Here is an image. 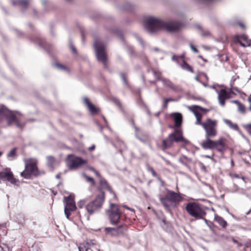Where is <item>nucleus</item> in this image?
<instances>
[{"instance_id":"1","label":"nucleus","mask_w":251,"mask_h":251,"mask_svg":"<svg viewBox=\"0 0 251 251\" xmlns=\"http://www.w3.org/2000/svg\"><path fill=\"white\" fill-rule=\"evenodd\" d=\"M182 26V24L179 22L171 20L164 21L154 17L147 18L144 24L146 30L151 34L159 30H165L169 32H177Z\"/></svg>"},{"instance_id":"2","label":"nucleus","mask_w":251,"mask_h":251,"mask_svg":"<svg viewBox=\"0 0 251 251\" xmlns=\"http://www.w3.org/2000/svg\"><path fill=\"white\" fill-rule=\"evenodd\" d=\"M5 119H6L9 126L14 124L16 127L22 129L25 125L23 116L20 112L14 113L7 109H0V123Z\"/></svg>"},{"instance_id":"3","label":"nucleus","mask_w":251,"mask_h":251,"mask_svg":"<svg viewBox=\"0 0 251 251\" xmlns=\"http://www.w3.org/2000/svg\"><path fill=\"white\" fill-rule=\"evenodd\" d=\"M182 197L179 193H176L173 191L167 190V193L164 197L159 198L161 203L165 208L169 210L171 207V202L177 203L182 201Z\"/></svg>"},{"instance_id":"4","label":"nucleus","mask_w":251,"mask_h":251,"mask_svg":"<svg viewBox=\"0 0 251 251\" xmlns=\"http://www.w3.org/2000/svg\"><path fill=\"white\" fill-rule=\"evenodd\" d=\"M212 137H205V140L201 143V146L205 150L215 149L220 152H222L225 148V139L221 138L217 141L210 139Z\"/></svg>"},{"instance_id":"5","label":"nucleus","mask_w":251,"mask_h":251,"mask_svg":"<svg viewBox=\"0 0 251 251\" xmlns=\"http://www.w3.org/2000/svg\"><path fill=\"white\" fill-rule=\"evenodd\" d=\"M185 209L187 213L196 220L203 219L205 216V211L201 207V205L195 202H190L187 203Z\"/></svg>"},{"instance_id":"6","label":"nucleus","mask_w":251,"mask_h":251,"mask_svg":"<svg viewBox=\"0 0 251 251\" xmlns=\"http://www.w3.org/2000/svg\"><path fill=\"white\" fill-rule=\"evenodd\" d=\"M183 142L185 144L189 143V141L185 139L182 136V132L180 130L176 129L175 131L170 134L168 137L162 141V147L163 149H168L172 146L174 142Z\"/></svg>"},{"instance_id":"7","label":"nucleus","mask_w":251,"mask_h":251,"mask_svg":"<svg viewBox=\"0 0 251 251\" xmlns=\"http://www.w3.org/2000/svg\"><path fill=\"white\" fill-rule=\"evenodd\" d=\"M97 60L101 62L105 67H106L107 56L104 44L99 40H96L94 43Z\"/></svg>"},{"instance_id":"8","label":"nucleus","mask_w":251,"mask_h":251,"mask_svg":"<svg viewBox=\"0 0 251 251\" xmlns=\"http://www.w3.org/2000/svg\"><path fill=\"white\" fill-rule=\"evenodd\" d=\"M104 201V194L103 192H101V193L97 196L94 201L86 205L85 208L87 212L91 215L99 210L101 208Z\"/></svg>"},{"instance_id":"9","label":"nucleus","mask_w":251,"mask_h":251,"mask_svg":"<svg viewBox=\"0 0 251 251\" xmlns=\"http://www.w3.org/2000/svg\"><path fill=\"white\" fill-rule=\"evenodd\" d=\"M217 121L210 119H207L205 122H203L202 127L205 131V137H214L216 136L217 134Z\"/></svg>"},{"instance_id":"10","label":"nucleus","mask_w":251,"mask_h":251,"mask_svg":"<svg viewBox=\"0 0 251 251\" xmlns=\"http://www.w3.org/2000/svg\"><path fill=\"white\" fill-rule=\"evenodd\" d=\"M64 213L66 218L69 219L71 213L75 210L76 207L74 199L71 196L64 197Z\"/></svg>"},{"instance_id":"11","label":"nucleus","mask_w":251,"mask_h":251,"mask_svg":"<svg viewBox=\"0 0 251 251\" xmlns=\"http://www.w3.org/2000/svg\"><path fill=\"white\" fill-rule=\"evenodd\" d=\"M0 180H7L12 184L18 185V180L13 177L12 173L9 168L2 169V166L0 165Z\"/></svg>"},{"instance_id":"12","label":"nucleus","mask_w":251,"mask_h":251,"mask_svg":"<svg viewBox=\"0 0 251 251\" xmlns=\"http://www.w3.org/2000/svg\"><path fill=\"white\" fill-rule=\"evenodd\" d=\"M107 214L112 224H116L119 222L121 213L117 205L111 204L110 209L107 212Z\"/></svg>"},{"instance_id":"13","label":"nucleus","mask_w":251,"mask_h":251,"mask_svg":"<svg viewBox=\"0 0 251 251\" xmlns=\"http://www.w3.org/2000/svg\"><path fill=\"white\" fill-rule=\"evenodd\" d=\"M37 174V167L34 163H28L25 164V169L21 173V176L25 179L30 178L31 175H36Z\"/></svg>"},{"instance_id":"14","label":"nucleus","mask_w":251,"mask_h":251,"mask_svg":"<svg viewBox=\"0 0 251 251\" xmlns=\"http://www.w3.org/2000/svg\"><path fill=\"white\" fill-rule=\"evenodd\" d=\"M126 229V226H120L117 227H106L105 231L106 233L113 236H122L124 235Z\"/></svg>"},{"instance_id":"15","label":"nucleus","mask_w":251,"mask_h":251,"mask_svg":"<svg viewBox=\"0 0 251 251\" xmlns=\"http://www.w3.org/2000/svg\"><path fill=\"white\" fill-rule=\"evenodd\" d=\"M68 157L70 158L69 166L70 169L77 168L87 164V160L83 159L79 157L74 156L72 155H69Z\"/></svg>"},{"instance_id":"16","label":"nucleus","mask_w":251,"mask_h":251,"mask_svg":"<svg viewBox=\"0 0 251 251\" xmlns=\"http://www.w3.org/2000/svg\"><path fill=\"white\" fill-rule=\"evenodd\" d=\"M232 40L235 43L239 44L243 47H249L251 45V39L245 34H236L232 37Z\"/></svg>"},{"instance_id":"17","label":"nucleus","mask_w":251,"mask_h":251,"mask_svg":"<svg viewBox=\"0 0 251 251\" xmlns=\"http://www.w3.org/2000/svg\"><path fill=\"white\" fill-rule=\"evenodd\" d=\"M218 93V99L220 104L223 106L225 104V100L230 99V95L233 93L231 89L229 91H226L225 89H222L219 91H216Z\"/></svg>"},{"instance_id":"18","label":"nucleus","mask_w":251,"mask_h":251,"mask_svg":"<svg viewBox=\"0 0 251 251\" xmlns=\"http://www.w3.org/2000/svg\"><path fill=\"white\" fill-rule=\"evenodd\" d=\"M83 101L84 103L87 105V108L91 114L95 115L98 113L99 109L91 103L87 98H84Z\"/></svg>"},{"instance_id":"19","label":"nucleus","mask_w":251,"mask_h":251,"mask_svg":"<svg viewBox=\"0 0 251 251\" xmlns=\"http://www.w3.org/2000/svg\"><path fill=\"white\" fill-rule=\"evenodd\" d=\"M79 251H100V250L93 245L89 244H80L78 247Z\"/></svg>"},{"instance_id":"20","label":"nucleus","mask_w":251,"mask_h":251,"mask_svg":"<svg viewBox=\"0 0 251 251\" xmlns=\"http://www.w3.org/2000/svg\"><path fill=\"white\" fill-rule=\"evenodd\" d=\"M171 117L173 118L175 122V126L178 127L181 125L182 122V117L179 113H174L171 114Z\"/></svg>"},{"instance_id":"21","label":"nucleus","mask_w":251,"mask_h":251,"mask_svg":"<svg viewBox=\"0 0 251 251\" xmlns=\"http://www.w3.org/2000/svg\"><path fill=\"white\" fill-rule=\"evenodd\" d=\"M28 3L29 2L26 0H13L12 1L13 5L19 6L23 9H25L27 7Z\"/></svg>"},{"instance_id":"22","label":"nucleus","mask_w":251,"mask_h":251,"mask_svg":"<svg viewBox=\"0 0 251 251\" xmlns=\"http://www.w3.org/2000/svg\"><path fill=\"white\" fill-rule=\"evenodd\" d=\"M214 220L220 226H222V227L226 228V227L227 225V222L222 217L218 215H215Z\"/></svg>"},{"instance_id":"23","label":"nucleus","mask_w":251,"mask_h":251,"mask_svg":"<svg viewBox=\"0 0 251 251\" xmlns=\"http://www.w3.org/2000/svg\"><path fill=\"white\" fill-rule=\"evenodd\" d=\"M224 122L230 128L236 131L239 130L238 126L236 124L233 123L231 121L227 119H224Z\"/></svg>"},{"instance_id":"24","label":"nucleus","mask_w":251,"mask_h":251,"mask_svg":"<svg viewBox=\"0 0 251 251\" xmlns=\"http://www.w3.org/2000/svg\"><path fill=\"white\" fill-rule=\"evenodd\" d=\"M134 129L135 130V136L140 141L143 143H146L147 142V138L146 136L143 135L145 136V138H142L140 136L141 134V130L136 126H134Z\"/></svg>"},{"instance_id":"25","label":"nucleus","mask_w":251,"mask_h":251,"mask_svg":"<svg viewBox=\"0 0 251 251\" xmlns=\"http://www.w3.org/2000/svg\"><path fill=\"white\" fill-rule=\"evenodd\" d=\"M181 68L191 73H194V71L191 66H190L185 61L182 60V63L180 64Z\"/></svg>"},{"instance_id":"26","label":"nucleus","mask_w":251,"mask_h":251,"mask_svg":"<svg viewBox=\"0 0 251 251\" xmlns=\"http://www.w3.org/2000/svg\"><path fill=\"white\" fill-rule=\"evenodd\" d=\"M17 156L16 148H13L7 154V157L9 159L12 160L15 158Z\"/></svg>"},{"instance_id":"27","label":"nucleus","mask_w":251,"mask_h":251,"mask_svg":"<svg viewBox=\"0 0 251 251\" xmlns=\"http://www.w3.org/2000/svg\"><path fill=\"white\" fill-rule=\"evenodd\" d=\"M100 188L110 190V187H109L106 181L104 179L100 178Z\"/></svg>"},{"instance_id":"28","label":"nucleus","mask_w":251,"mask_h":251,"mask_svg":"<svg viewBox=\"0 0 251 251\" xmlns=\"http://www.w3.org/2000/svg\"><path fill=\"white\" fill-rule=\"evenodd\" d=\"M47 161L48 165L51 168H53V165L54 163V158L52 156H49L47 157Z\"/></svg>"},{"instance_id":"29","label":"nucleus","mask_w":251,"mask_h":251,"mask_svg":"<svg viewBox=\"0 0 251 251\" xmlns=\"http://www.w3.org/2000/svg\"><path fill=\"white\" fill-rule=\"evenodd\" d=\"M202 219L204 220V223L207 226L209 227V228L210 229V230L212 231H214V226L213 224L211 222L208 221V220H207L206 219L204 218L203 217Z\"/></svg>"},{"instance_id":"30","label":"nucleus","mask_w":251,"mask_h":251,"mask_svg":"<svg viewBox=\"0 0 251 251\" xmlns=\"http://www.w3.org/2000/svg\"><path fill=\"white\" fill-rule=\"evenodd\" d=\"M161 81H162L164 85L169 86L171 88H173V84L169 79L167 78H162Z\"/></svg>"},{"instance_id":"31","label":"nucleus","mask_w":251,"mask_h":251,"mask_svg":"<svg viewBox=\"0 0 251 251\" xmlns=\"http://www.w3.org/2000/svg\"><path fill=\"white\" fill-rule=\"evenodd\" d=\"M184 57L183 55H173L172 57V60L174 61H176L177 63L178 62L179 60L182 59Z\"/></svg>"},{"instance_id":"32","label":"nucleus","mask_w":251,"mask_h":251,"mask_svg":"<svg viewBox=\"0 0 251 251\" xmlns=\"http://www.w3.org/2000/svg\"><path fill=\"white\" fill-rule=\"evenodd\" d=\"M132 6L129 2H126L124 5L123 9L125 10L129 11L132 9Z\"/></svg>"},{"instance_id":"33","label":"nucleus","mask_w":251,"mask_h":251,"mask_svg":"<svg viewBox=\"0 0 251 251\" xmlns=\"http://www.w3.org/2000/svg\"><path fill=\"white\" fill-rule=\"evenodd\" d=\"M153 73L155 77L157 78V80H161L162 78H161V77H160L161 73L160 72L153 70Z\"/></svg>"},{"instance_id":"34","label":"nucleus","mask_w":251,"mask_h":251,"mask_svg":"<svg viewBox=\"0 0 251 251\" xmlns=\"http://www.w3.org/2000/svg\"><path fill=\"white\" fill-rule=\"evenodd\" d=\"M54 66L57 69L59 70H65L67 69V68L65 66L57 63H55Z\"/></svg>"},{"instance_id":"35","label":"nucleus","mask_w":251,"mask_h":251,"mask_svg":"<svg viewBox=\"0 0 251 251\" xmlns=\"http://www.w3.org/2000/svg\"><path fill=\"white\" fill-rule=\"evenodd\" d=\"M238 110L239 112L244 113L245 112V106L240 103L239 105H238Z\"/></svg>"},{"instance_id":"36","label":"nucleus","mask_w":251,"mask_h":251,"mask_svg":"<svg viewBox=\"0 0 251 251\" xmlns=\"http://www.w3.org/2000/svg\"><path fill=\"white\" fill-rule=\"evenodd\" d=\"M86 201V200L83 199L80 200L78 203H77V206L79 208H82L83 206L85 205Z\"/></svg>"},{"instance_id":"37","label":"nucleus","mask_w":251,"mask_h":251,"mask_svg":"<svg viewBox=\"0 0 251 251\" xmlns=\"http://www.w3.org/2000/svg\"><path fill=\"white\" fill-rule=\"evenodd\" d=\"M120 75L123 81L124 85H127V82L125 75L123 73H121Z\"/></svg>"},{"instance_id":"38","label":"nucleus","mask_w":251,"mask_h":251,"mask_svg":"<svg viewBox=\"0 0 251 251\" xmlns=\"http://www.w3.org/2000/svg\"><path fill=\"white\" fill-rule=\"evenodd\" d=\"M85 177L87 181L91 182L93 185L95 184V181L92 177L88 176H86Z\"/></svg>"},{"instance_id":"39","label":"nucleus","mask_w":251,"mask_h":251,"mask_svg":"<svg viewBox=\"0 0 251 251\" xmlns=\"http://www.w3.org/2000/svg\"><path fill=\"white\" fill-rule=\"evenodd\" d=\"M193 112L196 119L201 118V114L200 112L196 111H193Z\"/></svg>"},{"instance_id":"40","label":"nucleus","mask_w":251,"mask_h":251,"mask_svg":"<svg viewBox=\"0 0 251 251\" xmlns=\"http://www.w3.org/2000/svg\"><path fill=\"white\" fill-rule=\"evenodd\" d=\"M190 47L191 48V49L194 52H196V53H197L198 52V50L196 48H195L192 44H190Z\"/></svg>"},{"instance_id":"41","label":"nucleus","mask_w":251,"mask_h":251,"mask_svg":"<svg viewBox=\"0 0 251 251\" xmlns=\"http://www.w3.org/2000/svg\"><path fill=\"white\" fill-rule=\"evenodd\" d=\"M112 100L117 105H120V101L118 99L114 98L112 99Z\"/></svg>"},{"instance_id":"42","label":"nucleus","mask_w":251,"mask_h":251,"mask_svg":"<svg viewBox=\"0 0 251 251\" xmlns=\"http://www.w3.org/2000/svg\"><path fill=\"white\" fill-rule=\"evenodd\" d=\"M196 119H197V121L196 122V124L201 125L202 126V124H203V122H201V118H197Z\"/></svg>"},{"instance_id":"43","label":"nucleus","mask_w":251,"mask_h":251,"mask_svg":"<svg viewBox=\"0 0 251 251\" xmlns=\"http://www.w3.org/2000/svg\"><path fill=\"white\" fill-rule=\"evenodd\" d=\"M246 128L249 133L251 135V124H248L246 126Z\"/></svg>"},{"instance_id":"44","label":"nucleus","mask_w":251,"mask_h":251,"mask_svg":"<svg viewBox=\"0 0 251 251\" xmlns=\"http://www.w3.org/2000/svg\"><path fill=\"white\" fill-rule=\"evenodd\" d=\"M135 36L137 38V39L138 40V41L140 42V43L142 45L143 44V41L140 37H139L138 35L135 34Z\"/></svg>"},{"instance_id":"45","label":"nucleus","mask_w":251,"mask_h":251,"mask_svg":"<svg viewBox=\"0 0 251 251\" xmlns=\"http://www.w3.org/2000/svg\"><path fill=\"white\" fill-rule=\"evenodd\" d=\"M150 170L151 172V174L153 176H157L156 173H155V172L152 168H150Z\"/></svg>"},{"instance_id":"46","label":"nucleus","mask_w":251,"mask_h":251,"mask_svg":"<svg viewBox=\"0 0 251 251\" xmlns=\"http://www.w3.org/2000/svg\"><path fill=\"white\" fill-rule=\"evenodd\" d=\"M71 49L72 51L74 53H75L76 52V50L74 46L71 45Z\"/></svg>"},{"instance_id":"47","label":"nucleus","mask_w":251,"mask_h":251,"mask_svg":"<svg viewBox=\"0 0 251 251\" xmlns=\"http://www.w3.org/2000/svg\"><path fill=\"white\" fill-rule=\"evenodd\" d=\"M232 177L237 178H241L242 179H244V177L243 176L240 177L237 174H234L232 175Z\"/></svg>"},{"instance_id":"48","label":"nucleus","mask_w":251,"mask_h":251,"mask_svg":"<svg viewBox=\"0 0 251 251\" xmlns=\"http://www.w3.org/2000/svg\"><path fill=\"white\" fill-rule=\"evenodd\" d=\"M232 103H235L237 105H239L241 102L237 100H233L231 101Z\"/></svg>"},{"instance_id":"49","label":"nucleus","mask_w":251,"mask_h":251,"mask_svg":"<svg viewBox=\"0 0 251 251\" xmlns=\"http://www.w3.org/2000/svg\"><path fill=\"white\" fill-rule=\"evenodd\" d=\"M95 148V146L94 145H92L89 148L88 150L90 151H93Z\"/></svg>"},{"instance_id":"50","label":"nucleus","mask_w":251,"mask_h":251,"mask_svg":"<svg viewBox=\"0 0 251 251\" xmlns=\"http://www.w3.org/2000/svg\"><path fill=\"white\" fill-rule=\"evenodd\" d=\"M165 100L166 101V102H170V101H174V99H172V98H168V99H166Z\"/></svg>"},{"instance_id":"51","label":"nucleus","mask_w":251,"mask_h":251,"mask_svg":"<svg viewBox=\"0 0 251 251\" xmlns=\"http://www.w3.org/2000/svg\"><path fill=\"white\" fill-rule=\"evenodd\" d=\"M6 247H2L1 246H0V251H6Z\"/></svg>"},{"instance_id":"52","label":"nucleus","mask_w":251,"mask_h":251,"mask_svg":"<svg viewBox=\"0 0 251 251\" xmlns=\"http://www.w3.org/2000/svg\"><path fill=\"white\" fill-rule=\"evenodd\" d=\"M210 35V32L208 31H206L205 32H204L203 33V36H209Z\"/></svg>"},{"instance_id":"53","label":"nucleus","mask_w":251,"mask_h":251,"mask_svg":"<svg viewBox=\"0 0 251 251\" xmlns=\"http://www.w3.org/2000/svg\"><path fill=\"white\" fill-rule=\"evenodd\" d=\"M95 175L98 176V177H99L100 178V174H99V173L97 171H95V172H94Z\"/></svg>"},{"instance_id":"54","label":"nucleus","mask_w":251,"mask_h":251,"mask_svg":"<svg viewBox=\"0 0 251 251\" xmlns=\"http://www.w3.org/2000/svg\"><path fill=\"white\" fill-rule=\"evenodd\" d=\"M239 190V188L238 187H237V188L234 190H231L230 191V192L231 193H235V192H237L238 191V190Z\"/></svg>"},{"instance_id":"55","label":"nucleus","mask_w":251,"mask_h":251,"mask_svg":"<svg viewBox=\"0 0 251 251\" xmlns=\"http://www.w3.org/2000/svg\"><path fill=\"white\" fill-rule=\"evenodd\" d=\"M238 25L239 26H240L241 27H242L243 28H244L245 27V25L241 23V22H239Z\"/></svg>"},{"instance_id":"56","label":"nucleus","mask_w":251,"mask_h":251,"mask_svg":"<svg viewBox=\"0 0 251 251\" xmlns=\"http://www.w3.org/2000/svg\"><path fill=\"white\" fill-rule=\"evenodd\" d=\"M123 207H124L125 208H126V209H128V210H130V211H133V209H132V208H131L128 207L127 206H126V205H123Z\"/></svg>"},{"instance_id":"57","label":"nucleus","mask_w":251,"mask_h":251,"mask_svg":"<svg viewBox=\"0 0 251 251\" xmlns=\"http://www.w3.org/2000/svg\"><path fill=\"white\" fill-rule=\"evenodd\" d=\"M168 103V102H166V100L164 101V104L163 105L164 108H167V107Z\"/></svg>"},{"instance_id":"58","label":"nucleus","mask_w":251,"mask_h":251,"mask_svg":"<svg viewBox=\"0 0 251 251\" xmlns=\"http://www.w3.org/2000/svg\"><path fill=\"white\" fill-rule=\"evenodd\" d=\"M89 169L90 170L92 171L93 172H95L96 171V170L92 167H89Z\"/></svg>"},{"instance_id":"59","label":"nucleus","mask_w":251,"mask_h":251,"mask_svg":"<svg viewBox=\"0 0 251 251\" xmlns=\"http://www.w3.org/2000/svg\"><path fill=\"white\" fill-rule=\"evenodd\" d=\"M60 174H58L57 175H56L55 177L56 178H60Z\"/></svg>"},{"instance_id":"60","label":"nucleus","mask_w":251,"mask_h":251,"mask_svg":"<svg viewBox=\"0 0 251 251\" xmlns=\"http://www.w3.org/2000/svg\"><path fill=\"white\" fill-rule=\"evenodd\" d=\"M195 79L196 81H199V77L198 76H196L195 77Z\"/></svg>"},{"instance_id":"61","label":"nucleus","mask_w":251,"mask_h":251,"mask_svg":"<svg viewBox=\"0 0 251 251\" xmlns=\"http://www.w3.org/2000/svg\"><path fill=\"white\" fill-rule=\"evenodd\" d=\"M205 157L206 158H211V157L210 156H209V155H205Z\"/></svg>"},{"instance_id":"62","label":"nucleus","mask_w":251,"mask_h":251,"mask_svg":"<svg viewBox=\"0 0 251 251\" xmlns=\"http://www.w3.org/2000/svg\"><path fill=\"white\" fill-rule=\"evenodd\" d=\"M203 85L205 87H206L207 86V85L205 84V83H202Z\"/></svg>"},{"instance_id":"63","label":"nucleus","mask_w":251,"mask_h":251,"mask_svg":"<svg viewBox=\"0 0 251 251\" xmlns=\"http://www.w3.org/2000/svg\"><path fill=\"white\" fill-rule=\"evenodd\" d=\"M210 87L211 88H213V89H215V86H210Z\"/></svg>"},{"instance_id":"64","label":"nucleus","mask_w":251,"mask_h":251,"mask_svg":"<svg viewBox=\"0 0 251 251\" xmlns=\"http://www.w3.org/2000/svg\"><path fill=\"white\" fill-rule=\"evenodd\" d=\"M231 165H233V161H232V160H231Z\"/></svg>"}]
</instances>
